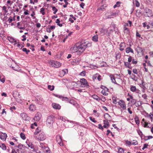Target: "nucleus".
<instances>
[{"label":"nucleus","mask_w":153,"mask_h":153,"mask_svg":"<svg viewBox=\"0 0 153 153\" xmlns=\"http://www.w3.org/2000/svg\"><path fill=\"white\" fill-rule=\"evenodd\" d=\"M91 44L88 41L84 42L80 44H76L70 48L71 51L73 53L76 52L78 55H80L82 53L87 47H90Z\"/></svg>","instance_id":"1"},{"label":"nucleus","mask_w":153,"mask_h":153,"mask_svg":"<svg viewBox=\"0 0 153 153\" xmlns=\"http://www.w3.org/2000/svg\"><path fill=\"white\" fill-rule=\"evenodd\" d=\"M80 82L81 83L80 87L82 88L88 87L89 86L86 80L84 78H82L80 79Z\"/></svg>","instance_id":"2"},{"label":"nucleus","mask_w":153,"mask_h":153,"mask_svg":"<svg viewBox=\"0 0 153 153\" xmlns=\"http://www.w3.org/2000/svg\"><path fill=\"white\" fill-rule=\"evenodd\" d=\"M49 64L52 67L55 68H58L60 67L61 66V64L59 62L52 60L50 61L49 62Z\"/></svg>","instance_id":"3"},{"label":"nucleus","mask_w":153,"mask_h":153,"mask_svg":"<svg viewBox=\"0 0 153 153\" xmlns=\"http://www.w3.org/2000/svg\"><path fill=\"white\" fill-rule=\"evenodd\" d=\"M54 118L53 116L48 117L47 120V123L48 126H51L54 121Z\"/></svg>","instance_id":"4"},{"label":"nucleus","mask_w":153,"mask_h":153,"mask_svg":"<svg viewBox=\"0 0 153 153\" xmlns=\"http://www.w3.org/2000/svg\"><path fill=\"white\" fill-rule=\"evenodd\" d=\"M145 15L146 16L151 17L152 16L153 13L151 10L146 8L145 10Z\"/></svg>","instance_id":"5"},{"label":"nucleus","mask_w":153,"mask_h":153,"mask_svg":"<svg viewBox=\"0 0 153 153\" xmlns=\"http://www.w3.org/2000/svg\"><path fill=\"white\" fill-rule=\"evenodd\" d=\"M56 141L58 143L60 146H63V143L62 142V140L61 136L57 135L56 137Z\"/></svg>","instance_id":"6"},{"label":"nucleus","mask_w":153,"mask_h":153,"mask_svg":"<svg viewBox=\"0 0 153 153\" xmlns=\"http://www.w3.org/2000/svg\"><path fill=\"white\" fill-rule=\"evenodd\" d=\"M118 103L123 110L126 109V103L123 100H120L118 102Z\"/></svg>","instance_id":"7"},{"label":"nucleus","mask_w":153,"mask_h":153,"mask_svg":"<svg viewBox=\"0 0 153 153\" xmlns=\"http://www.w3.org/2000/svg\"><path fill=\"white\" fill-rule=\"evenodd\" d=\"M36 138L40 140H43L45 139V134L44 133H40L38 135L36 136Z\"/></svg>","instance_id":"8"},{"label":"nucleus","mask_w":153,"mask_h":153,"mask_svg":"<svg viewBox=\"0 0 153 153\" xmlns=\"http://www.w3.org/2000/svg\"><path fill=\"white\" fill-rule=\"evenodd\" d=\"M41 117V114L40 113L38 112L35 115L33 119L35 121H38Z\"/></svg>","instance_id":"9"},{"label":"nucleus","mask_w":153,"mask_h":153,"mask_svg":"<svg viewBox=\"0 0 153 153\" xmlns=\"http://www.w3.org/2000/svg\"><path fill=\"white\" fill-rule=\"evenodd\" d=\"M109 76L110 77L112 82L115 84H117V83L116 81L115 77L114 75L111 74H109Z\"/></svg>","instance_id":"10"},{"label":"nucleus","mask_w":153,"mask_h":153,"mask_svg":"<svg viewBox=\"0 0 153 153\" xmlns=\"http://www.w3.org/2000/svg\"><path fill=\"white\" fill-rule=\"evenodd\" d=\"M21 116L25 120H27L29 119V117L27 116V114L25 113H22L21 114Z\"/></svg>","instance_id":"11"},{"label":"nucleus","mask_w":153,"mask_h":153,"mask_svg":"<svg viewBox=\"0 0 153 153\" xmlns=\"http://www.w3.org/2000/svg\"><path fill=\"white\" fill-rule=\"evenodd\" d=\"M101 76L98 74H96L94 75L93 76V78L94 79H97L99 81H100Z\"/></svg>","instance_id":"12"},{"label":"nucleus","mask_w":153,"mask_h":153,"mask_svg":"<svg viewBox=\"0 0 153 153\" xmlns=\"http://www.w3.org/2000/svg\"><path fill=\"white\" fill-rule=\"evenodd\" d=\"M37 102L39 105L42 104L44 102L43 99L41 97H40L38 99H37Z\"/></svg>","instance_id":"13"},{"label":"nucleus","mask_w":153,"mask_h":153,"mask_svg":"<svg viewBox=\"0 0 153 153\" xmlns=\"http://www.w3.org/2000/svg\"><path fill=\"white\" fill-rule=\"evenodd\" d=\"M120 50L121 51H123L125 47V44L124 43L121 42L120 45Z\"/></svg>","instance_id":"14"},{"label":"nucleus","mask_w":153,"mask_h":153,"mask_svg":"<svg viewBox=\"0 0 153 153\" xmlns=\"http://www.w3.org/2000/svg\"><path fill=\"white\" fill-rule=\"evenodd\" d=\"M52 106L54 108L56 109H59L60 108V106L59 105L56 103H53Z\"/></svg>","instance_id":"15"},{"label":"nucleus","mask_w":153,"mask_h":153,"mask_svg":"<svg viewBox=\"0 0 153 153\" xmlns=\"http://www.w3.org/2000/svg\"><path fill=\"white\" fill-rule=\"evenodd\" d=\"M104 125L103 127L105 128H108L109 127V123L107 120H103Z\"/></svg>","instance_id":"16"},{"label":"nucleus","mask_w":153,"mask_h":153,"mask_svg":"<svg viewBox=\"0 0 153 153\" xmlns=\"http://www.w3.org/2000/svg\"><path fill=\"white\" fill-rule=\"evenodd\" d=\"M7 39L11 43H13L15 40L14 38L10 36H7Z\"/></svg>","instance_id":"17"},{"label":"nucleus","mask_w":153,"mask_h":153,"mask_svg":"<svg viewBox=\"0 0 153 153\" xmlns=\"http://www.w3.org/2000/svg\"><path fill=\"white\" fill-rule=\"evenodd\" d=\"M29 109L32 111H34L36 110V107L34 105H30L29 107Z\"/></svg>","instance_id":"18"},{"label":"nucleus","mask_w":153,"mask_h":153,"mask_svg":"<svg viewBox=\"0 0 153 153\" xmlns=\"http://www.w3.org/2000/svg\"><path fill=\"white\" fill-rule=\"evenodd\" d=\"M126 53H128L130 52H131L132 53H133V51L131 48H130V47H128V48H126Z\"/></svg>","instance_id":"19"},{"label":"nucleus","mask_w":153,"mask_h":153,"mask_svg":"<svg viewBox=\"0 0 153 153\" xmlns=\"http://www.w3.org/2000/svg\"><path fill=\"white\" fill-rule=\"evenodd\" d=\"M92 97L94 99L97 100V101H99L101 99L98 97L97 95L95 94H94L92 95Z\"/></svg>","instance_id":"20"},{"label":"nucleus","mask_w":153,"mask_h":153,"mask_svg":"<svg viewBox=\"0 0 153 153\" xmlns=\"http://www.w3.org/2000/svg\"><path fill=\"white\" fill-rule=\"evenodd\" d=\"M98 36L97 35H95L92 37V40L95 42H97L98 41Z\"/></svg>","instance_id":"21"},{"label":"nucleus","mask_w":153,"mask_h":153,"mask_svg":"<svg viewBox=\"0 0 153 153\" xmlns=\"http://www.w3.org/2000/svg\"><path fill=\"white\" fill-rule=\"evenodd\" d=\"M142 85L143 86V89L145 88H147L148 87L147 83L143 81H142Z\"/></svg>","instance_id":"22"},{"label":"nucleus","mask_w":153,"mask_h":153,"mask_svg":"<svg viewBox=\"0 0 153 153\" xmlns=\"http://www.w3.org/2000/svg\"><path fill=\"white\" fill-rule=\"evenodd\" d=\"M133 3H135V5L137 7H139L140 6V3L137 0H133Z\"/></svg>","instance_id":"23"},{"label":"nucleus","mask_w":153,"mask_h":153,"mask_svg":"<svg viewBox=\"0 0 153 153\" xmlns=\"http://www.w3.org/2000/svg\"><path fill=\"white\" fill-rule=\"evenodd\" d=\"M56 23L57 25L60 27H62V24L60 23V21L59 19H57L56 20Z\"/></svg>","instance_id":"24"},{"label":"nucleus","mask_w":153,"mask_h":153,"mask_svg":"<svg viewBox=\"0 0 153 153\" xmlns=\"http://www.w3.org/2000/svg\"><path fill=\"white\" fill-rule=\"evenodd\" d=\"M117 15V14L116 12L112 13L111 15L108 16V18H112V16H116Z\"/></svg>","instance_id":"25"},{"label":"nucleus","mask_w":153,"mask_h":153,"mask_svg":"<svg viewBox=\"0 0 153 153\" xmlns=\"http://www.w3.org/2000/svg\"><path fill=\"white\" fill-rule=\"evenodd\" d=\"M130 90L132 92H134L136 90V87L134 86H131L130 88Z\"/></svg>","instance_id":"26"},{"label":"nucleus","mask_w":153,"mask_h":153,"mask_svg":"<svg viewBox=\"0 0 153 153\" xmlns=\"http://www.w3.org/2000/svg\"><path fill=\"white\" fill-rule=\"evenodd\" d=\"M121 2L120 1H117L116 2V3L115 4L114 6V8H115L116 7H119L120 6V4H121Z\"/></svg>","instance_id":"27"},{"label":"nucleus","mask_w":153,"mask_h":153,"mask_svg":"<svg viewBox=\"0 0 153 153\" xmlns=\"http://www.w3.org/2000/svg\"><path fill=\"white\" fill-rule=\"evenodd\" d=\"M141 105V101H138L137 102L136 101L135 105L136 107H138L139 106H140Z\"/></svg>","instance_id":"28"},{"label":"nucleus","mask_w":153,"mask_h":153,"mask_svg":"<svg viewBox=\"0 0 153 153\" xmlns=\"http://www.w3.org/2000/svg\"><path fill=\"white\" fill-rule=\"evenodd\" d=\"M54 87L53 85H48V89L50 90L51 91H53L54 90Z\"/></svg>","instance_id":"29"},{"label":"nucleus","mask_w":153,"mask_h":153,"mask_svg":"<svg viewBox=\"0 0 153 153\" xmlns=\"http://www.w3.org/2000/svg\"><path fill=\"white\" fill-rule=\"evenodd\" d=\"M22 50L24 52H25L26 54H28V53L30 52V51L29 50H27L25 48H23L22 49Z\"/></svg>","instance_id":"30"},{"label":"nucleus","mask_w":153,"mask_h":153,"mask_svg":"<svg viewBox=\"0 0 153 153\" xmlns=\"http://www.w3.org/2000/svg\"><path fill=\"white\" fill-rule=\"evenodd\" d=\"M153 137L152 136H145L144 139L145 140H147L149 139L152 138Z\"/></svg>","instance_id":"31"},{"label":"nucleus","mask_w":153,"mask_h":153,"mask_svg":"<svg viewBox=\"0 0 153 153\" xmlns=\"http://www.w3.org/2000/svg\"><path fill=\"white\" fill-rule=\"evenodd\" d=\"M16 92V93L15 94H15H14V93H13V96H16L17 97V98H21V96H20L18 92Z\"/></svg>","instance_id":"32"},{"label":"nucleus","mask_w":153,"mask_h":153,"mask_svg":"<svg viewBox=\"0 0 153 153\" xmlns=\"http://www.w3.org/2000/svg\"><path fill=\"white\" fill-rule=\"evenodd\" d=\"M13 97H14L16 99V101L18 102L19 103L21 102V98H17V97L16 96H14Z\"/></svg>","instance_id":"33"},{"label":"nucleus","mask_w":153,"mask_h":153,"mask_svg":"<svg viewBox=\"0 0 153 153\" xmlns=\"http://www.w3.org/2000/svg\"><path fill=\"white\" fill-rule=\"evenodd\" d=\"M21 138L23 140H25L26 139V137L25 134L23 133H21L20 134Z\"/></svg>","instance_id":"34"},{"label":"nucleus","mask_w":153,"mask_h":153,"mask_svg":"<svg viewBox=\"0 0 153 153\" xmlns=\"http://www.w3.org/2000/svg\"><path fill=\"white\" fill-rule=\"evenodd\" d=\"M27 145L28 146V147L31 149H33L34 147V145L31 143H27Z\"/></svg>","instance_id":"35"},{"label":"nucleus","mask_w":153,"mask_h":153,"mask_svg":"<svg viewBox=\"0 0 153 153\" xmlns=\"http://www.w3.org/2000/svg\"><path fill=\"white\" fill-rule=\"evenodd\" d=\"M52 10L54 11L53 14H55L58 11V10L54 6L52 7Z\"/></svg>","instance_id":"36"},{"label":"nucleus","mask_w":153,"mask_h":153,"mask_svg":"<svg viewBox=\"0 0 153 153\" xmlns=\"http://www.w3.org/2000/svg\"><path fill=\"white\" fill-rule=\"evenodd\" d=\"M40 129H39V128H37L36 129V131L34 133V134L35 135H37L40 131Z\"/></svg>","instance_id":"37"},{"label":"nucleus","mask_w":153,"mask_h":153,"mask_svg":"<svg viewBox=\"0 0 153 153\" xmlns=\"http://www.w3.org/2000/svg\"><path fill=\"white\" fill-rule=\"evenodd\" d=\"M45 9L44 8L42 7V8L40 9V12L43 15H44L45 14Z\"/></svg>","instance_id":"38"},{"label":"nucleus","mask_w":153,"mask_h":153,"mask_svg":"<svg viewBox=\"0 0 153 153\" xmlns=\"http://www.w3.org/2000/svg\"><path fill=\"white\" fill-rule=\"evenodd\" d=\"M147 3L153 6V0H146Z\"/></svg>","instance_id":"39"},{"label":"nucleus","mask_w":153,"mask_h":153,"mask_svg":"<svg viewBox=\"0 0 153 153\" xmlns=\"http://www.w3.org/2000/svg\"><path fill=\"white\" fill-rule=\"evenodd\" d=\"M112 100L113 103L114 104H116L117 103V102L118 103V102L117 101L116 98L115 97H113L112 98Z\"/></svg>","instance_id":"40"},{"label":"nucleus","mask_w":153,"mask_h":153,"mask_svg":"<svg viewBox=\"0 0 153 153\" xmlns=\"http://www.w3.org/2000/svg\"><path fill=\"white\" fill-rule=\"evenodd\" d=\"M118 152L119 153H123L124 152L123 149L121 148H119L118 149Z\"/></svg>","instance_id":"41"},{"label":"nucleus","mask_w":153,"mask_h":153,"mask_svg":"<svg viewBox=\"0 0 153 153\" xmlns=\"http://www.w3.org/2000/svg\"><path fill=\"white\" fill-rule=\"evenodd\" d=\"M134 119L135 120V122L136 124H139V120L138 118L137 117H135Z\"/></svg>","instance_id":"42"},{"label":"nucleus","mask_w":153,"mask_h":153,"mask_svg":"<svg viewBox=\"0 0 153 153\" xmlns=\"http://www.w3.org/2000/svg\"><path fill=\"white\" fill-rule=\"evenodd\" d=\"M0 146L2 148V149L4 150H5L6 149V146L5 144L2 143L1 144V145Z\"/></svg>","instance_id":"43"},{"label":"nucleus","mask_w":153,"mask_h":153,"mask_svg":"<svg viewBox=\"0 0 153 153\" xmlns=\"http://www.w3.org/2000/svg\"><path fill=\"white\" fill-rule=\"evenodd\" d=\"M105 10V8L104 7V6L102 5L100 7L98 8L97 9L98 10L101 11V10Z\"/></svg>","instance_id":"44"},{"label":"nucleus","mask_w":153,"mask_h":153,"mask_svg":"<svg viewBox=\"0 0 153 153\" xmlns=\"http://www.w3.org/2000/svg\"><path fill=\"white\" fill-rule=\"evenodd\" d=\"M144 127L146 128H150V126H149V124L148 123L146 122H144Z\"/></svg>","instance_id":"45"},{"label":"nucleus","mask_w":153,"mask_h":153,"mask_svg":"<svg viewBox=\"0 0 153 153\" xmlns=\"http://www.w3.org/2000/svg\"><path fill=\"white\" fill-rule=\"evenodd\" d=\"M101 93L103 95L106 96L108 95V94L104 90H102L101 91Z\"/></svg>","instance_id":"46"},{"label":"nucleus","mask_w":153,"mask_h":153,"mask_svg":"<svg viewBox=\"0 0 153 153\" xmlns=\"http://www.w3.org/2000/svg\"><path fill=\"white\" fill-rule=\"evenodd\" d=\"M106 31L105 30V29H103V28L101 29L100 30V32L101 33H103V34H105Z\"/></svg>","instance_id":"47"},{"label":"nucleus","mask_w":153,"mask_h":153,"mask_svg":"<svg viewBox=\"0 0 153 153\" xmlns=\"http://www.w3.org/2000/svg\"><path fill=\"white\" fill-rule=\"evenodd\" d=\"M90 120L94 123H95L97 122V121L95 120V118H93L91 117H89Z\"/></svg>","instance_id":"48"},{"label":"nucleus","mask_w":153,"mask_h":153,"mask_svg":"<svg viewBox=\"0 0 153 153\" xmlns=\"http://www.w3.org/2000/svg\"><path fill=\"white\" fill-rule=\"evenodd\" d=\"M62 100L69 102V99L67 97H63Z\"/></svg>","instance_id":"49"},{"label":"nucleus","mask_w":153,"mask_h":153,"mask_svg":"<svg viewBox=\"0 0 153 153\" xmlns=\"http://www.w3.org/2000/svg\"><path fill=\"white\" fill-rule=\"evenodd\" d=\"M2 9L5 12V13H7L8 12L7 7L5 6H3L2 8Z\"/></svg>","instance_id":"50"},{"label":"nucleus","mask_w":153,"mask_h":153,"mask_svg":"<svg viewBox=\"0 0 153 153\" xmlns=\"http://www.w3.org/2000/svg\"><path fill=\"white\" fill-rule=\"evenodd\" d=\"M121 54H120L118 53L117 54H116V58L117 59H120L121 57Z\"/></svg>","instance_id":"51"},{"label":"nucleus","mask_w":153,"mask_h":153,"mask_svg":"<svg viewBox=\"0 0 153 153\" xmlns=\"http://www.w3.org/2000/svg\"><path fill=\"white\" fill-rule=\"evenodd\" d=\"M86 72L85 71H83L80 73V75L82 76H84L85 75Z\"/></svg>","instance_id":"52"},{"label":"nucleus","mask_w":153,"mask_h":153,"mask_svg":"<svg viewBox=\"0 0 153 153\" xmlns=\"http://www.w3.org/2000/svg\"><path fill=\"white\" fill-rule=\"evenodd\" d=\"M136 100L135 99H133L131 101V102L132 103L133 105H135V103L136 102Z\"/></svg>","instance_id":"53"},{"label":"nucleus","mask_w":153,"mask_h":153,"mask_svg":"<svg viewBox=\"0 0 153 153\" xmlns=\"http://www.w3.org/2000/svg\"><path fill=\"white\" fill-rule=\"evenodd\" d=\"M0 81L3 83H4V82L5 79L4 76H3V77L2 78H1V77L0 78Z\"/></svg>","instance_id":"54"},{"label":"nucleus","mask_w":153,"mask_h":153,"mask_svg":"<svg viewBox=\"0 0 153 153\" xmlns=\"http://www.w3.org/2000/svg\"><path fill=\"white\" fill-rule=\"evenodd\" d=\"M149 116L151 120L152 121L153 120V114L150 113L149 114Z\"/></svg>","instance_id":"55"},{"label":"nucleus","mask_w":153,"mask_h":153,"mask_svg":"<svg viewBox=\"0 0 153 153\" xmlns=\"http://www.w3.org/2000/svg\"><path fill=\"white\" fill-rule=\"evenodd\" d=\"M8 21L9 22V23H10L13 21L12 16H10V17L8 20Z\"/></svg>","instance_id":"56"},{"label":"nucleus","mask_w":153,"mask_h":153,"mask_svg":"<svg viewBox=\"0 0 153 153\" xmlns=\"http://www.w3.org/2000/svg\"><path fill=\"white\" fill-rule=\"evenodd\" d=\"M133 72L136 74H138V71L136 69H134L133 70Z\"/></svg>","instance_id":"57"},{"label":"nucleus","mask_w":153,"mask_h":153,"mask_svg":"<svg viewBox=\"0 0 153 153\" xmlns=\"http://www.w3.org/2000/svg\"><path fill=\"white\" fill-rule=\"evenodd\" d=\"M124 65L125 66L127 67L128 68H129L130 64L127 62H125Z\"/></svg>","instance_id":"58"},{"label":"nucleus","mask_w":153,"mask_h":153,"mask_svg":"<svg viewBox=\"0 0 153 153\" xmlns=\"http://www.w3.org/2000/svg\"><path fill=\"white\" fill-rule=\"evenodd\" d=\"M13 43H14V45H16V44H17L18 45V44L19 43V40L15 39Z\"/></svg>","instance_id":"59"},{"label":"nucleus","mask_w":153,"mask_h":153,"mask_svg":"<svg viewBox=\"0 0 153 153\" xmlns=\"http://www.w3.org/2000/svg\"><path fill=\"white\" fill-rule=\"evenodd\" d=\"M71 85L74 86H76L77 85V83L75 82H71Z\"/></svg>","instance_id":"60"},{"label":"nucleus","mask_w":153,"mask_h":153,"mask_svg":"<svg viewBox=\"0 0 153 153\" xmlns=\"http://www.w3.org/2000/svg\"><path fill=\"white\" fill-rule=\"evenodd\" d=\"M17 46L18 47H19V48H21V49L24 47V46L23 45L19 44V43L18 44Z\"/></svg>","instance_id":"61"},{"label":"nucleus","mask_w":153,"mask_h":153,"mask_svg":"<svg viewBox=\"0 0 153 153\" xmlns=\"http://www.w3.org/2000/svg\"><path fill=\"white\" fill-rule=\"evenodd\" d=\"M124 30H125V32L126 31V33H129V30H128V28H127L125 27H124Z\"/></svg>","instance_id":"62"},{"label":"nucleus","mask_w":153,"mask_h":153,"mask_svg":"<svg viewBox=\"0 0 153 153\" xmlns=\"http://www.w3.org/2000/svg\"><path fill=\"white\" fill-rule=\"evenodd\" d=\"M132 75H133L134 77L132 78L131 79L134 80L136 81L137 80V78L136 77V76L134 75L133 74H132Z\"/></svg>","instance_id":"63"},{"label":"nucleus","mask_w":153,"mask_h":153,"mask_svg":"<svg viewBox=\"0 0 153 153\" xmlns=\"http://www.w3.org/2000/svg\"><path fill=\"white\" fill-rule=\"evenodd\" d=\"M22 37L23 38V39H22V41H24L26 40V36L25 35H23L22 36Z\"/></svg>","instance_id":"64"}]
</instances>
